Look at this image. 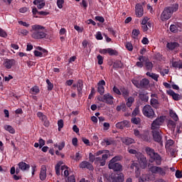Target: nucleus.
I'll list each match as a JSON object with an SVG mask.
<instances>
[{"mask_svg": "<svg viewBox=\"0 0 182 182\" xmlns=\"http://www.w3.org/2000/svg\"><path fill=\"white\" fill-rule=\"evenodd\" d=\"M145 151L149 157L150 163H156V165H149V170L150 173L152 174H159L161 177H164L166 174H167V171H168V166H161V161H163V159L161 156L159 154V153L156 152L154 149L150 148L149 146H146L145 148Z\"/></svg>", "mask_w": 182, "mask_h": 182, "instance_id": "f257e3e1", "label": "nucleus"}, {"mask_svg": "<svg viewBox=\"0 0 182 182\" xmlns=\"http://www.w3.org/2000/svg\"><path fill=\"white\" fill-rule=\"evenodd\" d=\"M31 32L33 39H45L48 34L45 31V26L35 24L31 26Z\"/></svg>", "mask_w": 182, "mask_h": 182, "instance_id": "f03ea898", "label": "nucleus"}, {"mask_svg": "<svg viewBox=\"0 0 182 182\" xmlns=\"http://www.w3.org/2000/svg\"><path fill=\"white\" fill-rule=\"evenodd\" d=\"M178 11V4H173L171 6L166 7L161 14V20L168 21L171 18L173 12Z\"/></svg>", "mask_w": 182, "mask_h": 182, "instance_id": "7ed1b4c3", "label": "nucleus"}, {"mask_svg": "<svg viewBox=\"0 0 182 182\" xmlns=\"http://www.w3.org/2000/svg\"><path fill=\"white\" fill-rule=\"evenodd\" d=\"M142 112L144 116L148 117L149 119H153L156 114L154 113V110L151 107V105H146L142 109Z\"/></svg>", "mask_w": 182, "mask_h": 182, "instance_id": "20e7f679", "label": "nucleus"}, {"mask_svg": "<svg viewBox=\"0 0 182 182\" xmlns=\"http://www.w3.org/2000/svg\"><path fill=\"white\" fill-rule=\"evenodd\" d=\"M108 180L109 182H123L124 181V175L123 173H112Z\"/></svg>", "mask_w": 182, "mask_h": 182, "instance_id": "39448f33", "label": "nucleus"}, {"mask_svg": "<svg viewBox=\"0 0 182 182\" xmlns=\"http://www.w3.org/2000/svg\"><path fill=\"white\" fill-rule=\"evenodd\" d=\"M152 134L154 141L159 143L160 146H163V136H161V130L153 129Z\"/></svg>", "mask_w": 182, "mask_h": 182, "instance_id": "423d86ee", "label": "nucleus"}, {"mask_svg": "<svg viewBox=\"0 0 182 182\" xmlns=\"http://www.w3.org/2000/svg\"><path fill=\"white\" fill-rule=\"evenodd\" d=\"M136 159H137L138 162L140 164L141 168H146V167H147V159L143 154L138 153L136 154Z\"/></svg>", "mask_w": 182, "mask_h": 182, "instance_id": "0eeeda50", "label": "nucleus"}, {"mask_svg": "<svg viewBox=\"0 0 182 182\" xmlns=\"http://www.w3.org/2000/svg\"><path fill=\"white\" fill-rule=\"evenodd\" d=\"M108 168L109 170H113L114 171H122L123 170V166L119 162H109Z\"/></svg>", "mask_w": 182, "mask_h": 182, "instance_id": "6e6552de", "label": "nucleus"}, {"mask_svg": "<svg viewBox=\"0 0 182 182\" xmlns=\"http://www.w3.org/2000/svg\"><path fill=\"white\" fill-rule=\"evenodd\" d=\"M164 120L163 118H157L151 124L152 130H160V126L163 124Z\"/></svg>", "mask_w": 182, "mask_h": 182, "instance_id": "1a4fd4ad", "label": "nucleus"}, {"mask_svg": "<svg viewBox=\"0 0 182 182\" xmlns=\"http://www.w3.org/2000/svg\"><path fill=\"white\" fill-rule=\"evenodd\" d=\"M109 159V155L107 154H105L102 156V157H96L95 158V164H100V166H105L106 161Z\"/></svg>", "mask_w": 182, "mask_h": 182, "instance_id": "9d476101", "label": "nucleus"}, {"mask_svg": "<svg viewBox=\"0 0 182 182\" xmlns=\"http://www.w3.org/2000/svg\"><path fill=\"white\" fill-rule=\"evenodd\" d=\"M135 14L137 18H141V16H143V14H144L143 6L139 3L136 4L135 6Z\"/></svg>", "mask_w": 182, "mask_h": 182, "instance_id": "9b49d317", "label": "nucleus"}, {"mask_svg": "<svg viewBox=\"0 0 182 182\" xmlns=\"http://www.w3.org/2000/svg\"><path fill=\"white\" fill-rule=\"evenodd\" d=\"M115 126L117 129H119V130H123L124 127H130V122L127 120H124L122 122H117Z\"/></svg>", "mask_w": 182, "mask_h": 182, "instance_id": "f8f14e48", "label": "nucleus"}, {"mask_svg": "<svg viewBox=\"0 0 182 182\" xmlns=\"http://www.w3.org/2000/svg\"><path fill=\"white\" fill-rule=\"evenodd\" d=\"M113 100H114V98L110 93L104 95V103H106L107 105H113Z\"/></svg>", "mask_w": 182, "mask_h": 182, "instance_id": "ddd939ff", "label": "nucleus"}, {"mask_svg": "<svg viewBox=\"0 0 182 182\" xmlns=\"http://www.w3.org/2000/svg\"><path fill=\"white\" fill-rule=\"evenodd\" d=\"M80 168H87V170H93V165L88 161H83L80 164Z\"/></svg>", "mask_w": 182, "mask_h": 182, "instance_id": "4468645a", "label": "nucleus"}, {"mask_svg": "<svg viewBox=\"0 0 182 182\" xmlns=\"http://www.w3.org/2000/svg\"><path fill=\"white\" fill-rule=\"evenodd\" d=\"M150 84V81L147 78H144L139 81V89H146Z\"/></svg>", "mask_w": 182, "mask_h": 182, "instance_id": "2eb2a0df", "label": "nucleus"}, {"mask_svg": "<svg viewBox=\"0 0 182 182\" xmlns=\"http://www.w3.org/2000/svg\"><path fill=\"white\" fill-rule=\"evenodd\" d=\"M166 48L169 49V50H174V49L180 48V44L177 42H170L166 44Z\"/></svg>", "mask_w": 182, "mask_h": 182, "instance_id": "dca6fc26", "label": "nucleus"}, {"mask_svg": "<svg viewBox=\"0 0 182 182\" xmlns=\"http://www.w3.org/2000/svg\"><path fill=\"white\" fill-rule=\"evenodd\" d=\"M18 168H20V170L22 171H28V170L31 168V166L23 161L18 163Z\"/></svg>", "mask_w": 182, "mask_h": 182, "instance_id": "f3484780", "label": "nucleus"}, {"mask_svg": "<svg viewBox=\"0 0 182 182\" xmlns=\"http://www.w3.org/2000/svg\"><path fill=\"white\" fill-rule=\"evenodd\" d=\"M39 177L41 181H45V180H46V166H43L41 167Z\"/></svg>", "mask_w": 182, "mask_h": 182, "instance_id": "a211bd4d", "label": "nucleus"}, {"mask_svg": "<svg viewBox=\"0 0 182 182\" xmlns=\"http://www.w3.org/2000/svg\"><path fill=\"white\" fill-rule=\"evenodd\" d=\"M16 63V61L14 59H7L4 62V66L6 69H11L14 65Z\"/></svg>", "mask_w": 182, "mask_h": 182, "instance_id": "6ab92c4d", "label": "nucleus"}, {"mask_svg": "<svg viewBox=\"0 0 182 182\" xmlns=\"http://www.w3.org/2000/svg\"><path fill=\"white\" fill-rule=\"evenodd\" d=\"M150 105L154 109H159L160 108V102L159 100L156 98H151Z\"/></svg>", "mask_w": 182, "mask_h": 182, "instance_id": "aec40b11", "label": "nucleus"}, {"mask_svg": "<svg viewBox=\"0 0 182 182\" xmlns=\"http://www.w3.org/2000/svg\"><path fill=\"white\" fill-rule=\"evenodd\" d=\"M167 94L169 95V96H171L173 100H176V102H178L180 100V95L176 93L173 90H169L167 91Z\"/></svg>", "mask_w": 182, "mask_h": 182, "instance_id": "412c9836", "label": "nucleus"}, {"mask_svg": "<svg viewBox=\"0 0 182 182\" xmlns=\"http://www.w3.org/2000/svg\"><path fill=\"white\" fill-rule=\"evenodd\" d=\"M120 91L121 95H122L124 99H125V100H127V97H129V95H130V92L129 91V90L124 87H122L120 88Z\"/></svg>", "mask_w": 182, "mask_h": 182, "instance_id": "4be33fe9", "label": "nucleus"}, {"mask_svg": "<svg viewBox=\"0 0 182 182\" xmlns=\"http://www.w3.org/2000/svg\"><path fill=\"white\" fill-rule=\"evenodd\" d=\"M77 90L78 95H80L82 93V90H83V80H78L77 82Z\"/></svg>", "mask_w": 182, "mask_h": 182, "instance_id": "5701e85b", "label": "nucleus"}, {"mask_svg": "<svg viewBox=\"0 0 182 182\" xmlns=\"http://www.w3.org/2000/svg\"><path fill=\"white\" fill-rule=\"evenodd\" d=\"M167 126L172 132L176 130V122L173 121L172 119H169L168 121Z\"/></svg>", "mask_w": 182, "mask_h": 182, "instance_id": "b1692460", "label": "nucleus"}, {"mask_svg": "<svg viewBox=\"0 0 182 182\" xmlns=\"http://www.w3.org/2000/svg\"><path fill=\"white\" fill-rule=\"evenodd\" d=\"M144 66L146 70L151 71L153 70V63H151L150 60L146 61L144 63Z\"/></svg>", "mask_w": 182, "mask_h": 182, "instance_id": "393cba45", "label": "nucleus"}, {"mask_svg": "<svg viewBox=\"0 0 182 182\" xmlns=\"http://www.w3.org/2000/svg\"><path fill=\"white\" fill-rule=\"evenodd\" d=\"M169 114L170 117H171V119H173L174 122H178V115H177V114L174 111H173V109H171L169 111Z\"/></svg>", "mask_w": 182, "mask_h": 182, "instance_id": "a878e982", "label": "nucleus"}, {"mask_svg": "<svg viewBox=\"0 0 182 182\" xmlns=\"http://www.w3.org/2000/svg\"><path fill=\"white\" fill-rule=\"evenodd\" d=\"M130 169L131 170L135 169V173H139V170H140V168H139V164H137L136 162L132 161L130 166Z\"/></svg>", "mask_w": 182, "mask_h": 182, "instance_id": "bb28decb", "label": "nucleus"}, {"mask_svg": "<svg viewBox=\"0 0 182 182\" xmlns=\"http://www.w3.org/2000/svg\"><path fill=\"white\" fill-rule=\"evenodd\" d=\"M146 76H149L151 79H154L156 82H159V75L150 72L146 73Z\"/></svg>", "mask_w": 182, "mask_h": 182, "instance_id": "cd10ccee", "label": "nucleus"}, {"mask_svg": "<svg viewBox=\"0 0 182 182\" xmlns=\"http://www.w3.org/2000/svg\"><path fill=\"white\" fill-rule=\"evenodd\" d=\"M122 141L126 144V146H130V144H133V143H134V139L127 137L123 139Z\"/></svg>", "mask_w": 182, "mask_h": 182, "instance_id": "c85d7f7f", "label": "nucleus"}, {"mask_svg": "<svg viewBox=\"0 0 182 182\" xmlns=\"http://www.w3.org/2000/svg\"><path fill=\"white\" fill-rule=\"evenodd\" d=\"M4 129L5 130H6V132H9V133H11V134H15V129H14L12 126L5 125Z\"/></svg>", "mask_w": 182, "mask_h": 182, "instance_id": "c756f323", "label": "nucleus"}, {"mask_svg": "<svg viewBox=\"0 0 182 182\" xmlns=\"http://www.w3.org/2000/svg\"><path fill=\"white\" fill-rule=\"evenodd\" d=\"M108 54L109 56H118L119 52L113 48H108Z\"/></svg>", "mask_w": 182, "mask_h": 182, "instance_id": "7c9ffc66", "label": "nucleus"}, {"mask_svg": "<svg viewBox=\"0 0 182 182\" xmlns=\"http://www.w3.org/2000/svg\"><path fill=\"white\" fill-rule=\"evenodd\" d=\"M127 99V100L126 105H127V107H132V105H133V103L134 102V97H128Z\"/></svg>", "mask_w": 182, "mask_h": 182, "instance_id": "2f4dec72", "label": "nucleus"}, {"mask_svg": "<svg viewBox=\"0 0 182 182\" xmlns=\"http://www.w3.org/2000/svg\"><path fill=\"white\" fill-rule=\"evenodd\" d=\"M62 164H63L62 161H60L55 166V173L57 176H60V166H62Z\"/></svg>", "mask_w": 182, "mask_h": 182, "instance_id": "473e14b6", "label": "nucleus"}, {"mask_svg": "<svg viewBox=\"0 0 182 182\" xmlns=\"http://www.w3.org/2000/svg\"><path fill=\"white\" fill-rule=\"evenodd\" d=\"M139 35H140V30L134 29L132 32V36L134 39H137Z\"/></svg>", "mask_w": 182, "mask_h": 182, "instance_id": "72a5a7b5", "label": "nucleus"}, {"mask_svg": "<svg viewBox=\"0 0 182 182\" xmlns=\"http://www.w3.org/2000/svg\"><path fill=\"white\" fill-rule=\"evenodd\" d=\"M113 68L115 69L123 68V63L120 60H117L113 64Z\"/></svg>", "mask_w": 182, "mask_h": 182, "instance_id": "f704fd0d", "label": "nucleus"}, {"mask_svg": "<svg viewBox=\"0 0 182 182\" xmlns=\"http://www.w3.org/2000/svg\"><path fill=\"white\" fill-rule=\"evenodd\" d=\"M101 144L102 146H105V144H106V146H111V144H113V141L105 138L103 139Z\"/></svg>", "mask_w": 182, "mask_h": 182, "instance_id": "c9c22d12", "label": "nucleus"}, {"mask_svg": "<svg viewBox=\"0 0 182 182\" xmlns=\"http://www.w3.org/2000/svg\"><path fill=\"white\" fill-rule=\"evenodd\" d=\"M139 97L142 102H149V96L146 95L145 94L139 93Z\"/></svg>", "mask_w": 182, "mask_h": 182, "instance_id": "e433bc0d", "label": "nucleus"}, {"mask_svg": "<svg viewBox=\"0 0 182 182\" xmlns=\"http://www.w3.org/2000/svg\"><path fill=\"white\" fill-rule=\"evenodd\" d=\"M31 92H32V95H38L41 90H39V87L38 86H34L31 88Z\"/></svg>", "mask_w": 182, "mask_h": 182, "instance_id": "4c0bfd02", "label": "nucleus"}, {"mask_svg": "<svg viewBox=\"0 0 182 182\" xmlns=\"http://www.w3.org/2000/svg\"><path fill=\"white\" fill-rule=\"evenodd\" d=\"M75 161H80L82 159V155L79 152L75 154V156H70Z\"/></svg>", "mask_w": 182, "mask_h": 182, "instance_id": "58836bf2", "label": "nucleus"}, {"mask_svg": "<svg viewBox=\"0 0 182 182\" xmlns=\"http://www.w3.org/2000/svg\"><path fill=\"white\" fill-rule=\"evenodd\" d=\"M173 144H174V141L173 139H168L166 141L165 147L166 149H170Z\"/></svg>", "mask_w": 182, "mask_h": 182, "instance_id": "ea45409f", "label": "nucleus"}, {"mask_svg": "<svg viewBox=\"0 0 182 182\" xmlns=\"http://www.w3.org/2000/svg\"><path fill=\"white\" fill-rule=\"evenodd\" d=\"M131 122L134 124H140L141 120L140 119L139 117H133L132 118Z\"/></svg>", "mask_w": 182, "mask_h": 182, "instance_id": "a19ab883", "label": "nucleus"}, {"mask_svg": "<svg viewBox=\"0 0 182 182\" xmlns=\"http://www.w3.org/2000/svg\"><path fill=\"white\" fill-rule=\"evenodd\" d=\"M46 83L48 85V90L50 92V90H53V83L50 82V80L49 79L46 80Z\"/></svg>", "mask_w": 182, "mask_h": 182, "instance_id": "79ce46f5", "label": "nucleus"}, {"mask_svg": "<svg viewBox=\"0 0 182 182\" xmlns=\"http://www.w3.org/2000/svg\"><path fill=\"white\" fill-rule=\"evenodd\" d=\"M120 160H122V156H116L109 161V163H117Z\"/></svg>", "mask_w": 182, "mask_h": 182, "instance_id": "37998d69", "label": "nucleus"}, {"mask_svg": "<svg viewBox=\"0 0 182 182\" xmlns=\"http://www.w3.org/2000/svg\"><path fill=\"white\" fill-rule=\"evenodd\" d=\"M58 132H60V130L63 129V126H64L63 119H60L58 121Z\"/></svg>", "mask_w": 182, "mask_h": 182, "instance_id": "c03bdc74", "label": "nucleus"}, {"mask_svg": "<svg viewBox=\"0 0 182 182\" xmlns=\"http://www.w3.org/2000/svg\"><path fill=\"white\" fill-rule=\"evenodd\" d=\"M97 92L100 96H103L105 95V87L97 86Z\"/></svg>", "mask_w": 182, "mask_h": 182, "instance_id": "a18cd8bd", "label": "nucleus"}, {"mask_svg": "<svg viewBox=\"0 0 182 182\" xmlns=\"http://www.w3.org/2000/svg\"><path fill=\"white\" fill-rule=\"evenodd\" d=\"M65 4V0H57V6L59 9L63 8V4Z\"/></svg>", "mask_w": 182, "mask_h": 182, "instance_id": "49530a36", "label": "nucleus"}, {"mask_svg": "<svg viewBox=\"0 0 182 182\" xmlns=\"http://www.w3.org/2000/svg\"><path fill=\"white\" fill-rule=\"evenodd\" d=\"M132 83L134 86L136 87L137 89H140V81L133 79L132 80Z\"/></svg>", "mask_w": 182, "mask_h": 182, "instance_id": "de8ad7c7", "label": "nucleus"}, {"mask_svg": "<svg viewBox=\"0 0 182 182\" xmlns=\"http://www.w3.org/2000/svg\"><path fill=\"white\" fill-rule=\"evenodd\" d=\"M112 90L116 95H118L119 96L122 95V91L117 87L114 86Z\"/></svg>", "mask_w": 182, "mask_h": 182, "instance_id": "09e8293b", "label": "nucleus"}, {"mask_svg": "<svg viewBox=\"0 0 182 182\" xmlns=\"http://www.w3.org/2000/svg\"><path fill=\"white\" fill-rule=\"evenodd\" d=\"M125 47L127 49V50H129V52H132V50H133V45L130 42L126 43Z\"/></svg>", "mask_w": 182, "mask_h": 182, "instance_id": "8fccbe9b", "label": "nucleus"}, {"mask_svg": "<svg viewBox=\"0 0 182 182\" xmlns=\"http://www.w3.org/2000/svg\"><path fill=\"white\" fill-rule=\"evenodd\" d=\"M170 31L171 32H173V33H176L177 31H178V29L177 28V26L172 24L170 26Z\"/></svg>", "mask_w": 182, "mask_h": 182, "instance_id": "3c124183", "label": "nucleus"}, {"mask_svg": "<svg viewBox=\"0 0 182 182\" xmlns=\"http://www.w3.org/2000/svg\"><path fill=\"white\" fill-rule=\"evenodd\" d=\"M95 38L97 41H102L103 39V36H102V32L98 31L95 35Z\"/></svg>", "mask_w": 182, "mask_h": 182, "instance_id": "603ef678", "label": "nucleus"}, {"mask_svg": "<svg viewBox=\"0 0 182 182\" xmlns=\"http://www.w3.org/2000/svg\"><path fill=\"white\" fill-rule=\"evenodd\" d=\"M172 66L173 68L181 69L180 66H181V63H178V61H173L172 63Z\"/></svg>", "mask_w": 182, "mask_h": 182, "instance_id": "864d4df0", "label": "nucleus"}, {"mask_svg": "<svg viewBox=\"0 0 182 182\" xmlns=\"http://www.w3.org/2000/svg\"><path fill=\"white\" fill-rule=\"evenodd\" d=\"M128 152L129 153V154H134L135 157H136L137 154H139V153H140V152H137L136 150L133 149H128Z\"/></svg>", "mask_w": 182, "mask_h": 182, "instance_id": "5fc2aeb1", "label": "nucleus"}, {"mask_svg": "<svg viewBox=\"0 0 182 182\" xmlns=\"http://www.w3.org/2000/svg\"><path fill=\"white\" fill-rule=\"evenodd\" d=\"M34 56H36V58H42L43 57V53H42V52L35 50Z\"/></svg>", "mask_w": 182, "mask_h": 182, "instance_id": "6e6d98bb", "label": "nucleus"}, {"mask_svg": "<svg viewBox=\"0 0 182 182\" xmlns=\"http://www.w3.org/2000/svg\"><path fill=\"white\" fill-rule=\"evenodd\" d=\"M0 36L1 38H6V36H8V33H6V31H5L4 29L0 28Z\"/></svg>", "mask_w": 182, "mask_h": 182, "instance_id": "4d7b16f0", "label": "nucleus"}, {"mask_svg": "<svg viewBox=\"0 0 182 182\" xmlns=\"http://www.w3.org/2000/svg\"><path fill=\"white\" fill-rule=\"evenodd\" d=\"M46 5V3H45V1L40 2V3H38L37 8H38V9H42L45 8Z\"/></svg>", "mask_w": 182, "mask_h": 182, "instance_id": "13d9d810", "label": "nucleus"}, {"mask_svg": "<svg viewBox=\"0 0 182 182\" xmlns=\"http://www.w3.org/2000/svg\"><path fill=\"white\" fill-rule=\"evenodd\" d=\"M97 59L98 60V65H103V56L98 55Z\"/></svg>", "mask_w": 182, "mask_h": 182, "instance_id": "bf43d9fd", "label": "nucleus"}, {"mask_svg": "<svg viewBox=\"0 0 182 182\" xmlns=\"http://www.w3.org/2000/svg\"><path fill=\"white\" fill-rule=\"evenodd\" d=\"M37 117H39V119H41V120H43L44 119H46V116L43 114V112H38L37 113Z\"/></svg>", "mask_w": 182, "mask_h": 182, "instance_id": "052dcab7", "label": "nucleus"}, {"mask_svg": "<svg viewBox=\"0 0 182 182\" xmlns=\"http://www.w3.org/2000/svg\"><path fill=\"white\" fill-rule=\"evenodd\" d=\"M95 21H98V22H101V23H103L105 22V18L103 16H95Z\"/></svg>", "mask_w": 182, "mask_h": 182, "instance_id": "680f3d73", "label": "nucleus"}, {"mask_svg": "<svg viewBox=\"0 0 182 182\" xmlns=\"http://www.w3.org/2000/svg\"><path fill=\"white\" fill-rule=\"evenodd\" d=\"M19 25H21L22 26H25L26 28H29L30 25L29 23L22 21H18Z\"/></svg>", "mask_w": 182, "mask_h": 182, "instance_id": "e2e57ef3", "label": "nucleus"}, {"mask_svg": "<svg viewBox=\"0 0 182 182\" xmlns=\"http://www.w3.org/2000/svg\"><path fill=\"white\" fill-rule=\"evenodd\" d=\"M175 176H176V178H182L181 171L177 170L176 171Z\"/></svg>", "mask_w": 182, "mask_h": 182, "instance_id": "0e129e2a", "label": "nucleus"}, {"mask_svg": "<svg viewBox=\"0 0 182 182\" xmlns=\"http://www.w3.org/2000/svg\"><path fill=\"white\" fill-rule=\"evenodd\" d=\"M46 141L43 140V139L40 138L38 140V144H40V149H42L43 147V145L45 144Z\"/></svg>", "mask_w": 182, "mask_h": 182, "instance_id": "69168bd1", "label": "nucleus"}, {"mask_svg": "<svg viewBox=\"0 0 182 182\" xmlns=\"http://www.w3.org/2000/svg\"><path fill=\"white\" fill-rule=\"evenodd\" d=\"M68 182H76V178H75V176L72 175L68 176Z\"/></svg>", "mask_w": 182, "mask_h": 182, "instance_id": "338daca9", "label": "nucleus"}, {"mask_svg": "<svg viewBox=\"0 0 182 182\" xmlns=\"http://www.w3.org/2000/svg\"><path fill=\"white\" fill-rule=\"evenodd\" d=\"M134 134L136 137H141V134H140V131L139 129H134Z\"/></svg>", "mask_w": 182, "mask_h": 182, "instance_id": "774afa93", "label": "nucleus"}]
</instances>
